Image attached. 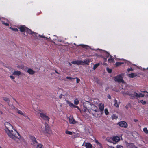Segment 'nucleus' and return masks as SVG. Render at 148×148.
Returning a JSON list of instances; mask_svg holds the SVG:
<instances>
[{
  "label": "nucleus",
  "instance_id": "obj_1",
  "mask_svg": "<svg viewBox=\"0 0 148 148\" xmlns=\"http://www.w3.org/2000/svg\"><path fill=\"white\" fill-rule=\"evenodd\" d=\"M6 133L10 138L15 140L16 139H20L21 138L20 134L15 130H7Z\"/></svg>",
  "mask_w": 148,
  "mask_h": 148
},
{
  "label": "nucleus",
  "instance_id": "obj_2",
  "mask_svg": "<svg viewBox=\"0 0 148 148\" xmlns=\"http://www.w3.org/2000/svg\"><path fill=\"white\" fill-rule=\"evenodd\" d=\"M123 95H128L132 99L134 98L135 97H136L137 98H139L140 97H143L144 96V95L142 93L138 94L136 92H133L131 91H127L125 92H123Z\"/></svg>",
  "mask_w": 148,
  "mask_h": 148
},
{
  "label": "nucleus",
  "instance_id": "obj_3",
  "mask_svg": "<svg viewBox=\"0 0 148 148\" xmlns=\"http://www.w3.org/2000/svg\"><path fill=\"white\" fill-rule=\"evenodd\" d=\"M123 74H120L117 76L115 77L114 78V80L116 81H117L118 82H121L122 83L124 82V81L123 80Z\"/></svg>",
  "mask_w": 148,
  "mask_h": 148
},
{
  "label": "nucleus",
  "instance_id": "obj_4",
  "mask_svg": "<svg viewBox=\"0 0 148 148\" xmlns=\"http://www.w3.org/2000/svg\"><path fill=\"white\" fill-rule=\"evenodd\" d=\"M118 125L119 126L124 128H127L128 126V125L127 123L125 121H121L118 123Z\"/></svg>",
  "mask_w": 148,
  "mask_h": 148
},
{
  "label": "nucleus",
  "instance_id": "obj_5",
  "mask_svg": "<svg viewBox=\"0 0 148 148\" xmlns=\"http://www.w3.org/2000/svg\"><path fill=\"white\" fill-rule=\"evenodd\" d=\"M40 116L45 121H49L50 118L45 114L42 112L40 113Z\"/></svg>",
  "mask_w": 148,
  "mask_h": 148
},
{
  "label": "nucleus",
  "instance_id": "obj_6",
  "mask_svg": "<svg viewBox=\"0 0 148 148\" xmlns=\"http://www.w3.org/2000/svg\"><path fill=\"white\" fill-rule=\"evenodd\" d=\"M30 138L32 141L31 144L34 146H36L38 142L35 137L34 136H31Z\"/></svg>",
  "mask_w": 148,
  "mask_h": 148
},
{
  "label": "nucleus",
  "instance_id": "obj_7",
  "mask_svg": "<svg viewBox=\"0 0 148 148\" xmlns=\"http://www.w3.org/2000/svg\"><path fill=\"white\" fill-rule=\"evenodd\" d=\"M5 127L7 129V130H5L6 132V131L9 130H11V129L13 128V127L9 123L6 122L5 124Z\"/></svg>",
  "mask_w": 148,
  "mask_h": 148
},
{
  "label": "nucleus",
  "instance_id": "obj_8",
  "mask_svg": "<svg viewBox=\"0 0 148 148\" xmlns=\"http://www.w3.org/2000/svg\"><path fill=\"white\" fill-rule=\"evenodd\" d=\"M66 102L67 104H69V106L72 108H77L78 110H80L79 108L77 106H76L73 104L71 103V101L68 100H66Z\"/></svg>",
  "mask_w": 148,
  "mask_h": 148
},
{
  "label": "nucleus",
  "instance_id": "obj_9",
  "mask_svg": "<svg viewBox=\"0 0 148 148\" xmlns=\"http://www.w3.org/2000/svg\"><path fill=\"white\" fill-rule=\"evenodd\" d=\"M112 139V143L114 144H116L120 140V137L117 136L113 137Z\"/></svg>",
  "mask_w": 148,
  "mask_h": 148
},
{
  "label": "nucleus",
  "instance_id": "obj_10",
  "mask_svg": "<svg viewBox=\"0 0 148 148\" xmlns=\"http://www.w3.org/2000/svg\"><path fill=\"white\" fill-rule=\"evenodd\" d=\"M92 114L94 116L97 118L101 117V115L102 114H101V111L99 110V109L98 110V112H96L92 113Z\"/></svg>",
  "mask_w": 148,
  "mask_h": 148
},
{
  "label": "nucleus",
  "instance_id": "obj_11",
  "mask_svg": "<svg viewBox=\"0 0 148 148\" xmlns=\"http://www.w3.org/2000/svg\"><path fill=\"white\" fill-rule=\"evenodd\" d=\"M101 53L103 54L102 55H101V57L108 58L110 55L109 53L106 51H102Z\"/></svg>",
  "mask_w": 148,
  "mask_h": 148
},
{
  "label": "nucleus",
  "instance_id": "obj_12",
  "mask_svg": "<svg viewBox=\"0 0 148 148\" xmlns=\"http://www.w3.org/2000/svg\"><path fill=\"white\" fill-rule=\"evenodd\" d=\"M99 110L101 111V114H103L104 109V104L101 103L100 104L99 106Z\"/></svg>",
  "mask_w": 148,
  "mask_h": 148
},
{
  "label": "nucleus",
  "instance_id": "obj_13",
  "mask_svg": "<svg viewBox=\"0 0 148 148\" xmlns=\"http://www.w3.org/2000/svg\"><path fill=\"white\" fill-rule=\"evenodd\" d=\"M126 145L128 148H137L133 143H127Z\"/></svg>",
  "mask_w": 148,
  "mask_h": 148
},
{
  "label": "nucleus",
  "instance_id": "obj_14",
  "mask_svg": "<svg viewBox=\"0 0 148 148\" xmlns=\"http://www.w3.org/2000/svg\"><path fill=\"white\" fill-rule=\"evenodd\" d=\"M19 29L21 32H23L25 31L26 27L24 25H22L19 28Z\"/></svg>",
  "mask_w": 148,
  "mask_h": 148
},
{
  "label": "nucleus",
  "instance_id": "obj_15",
  "mask_svg": "<svg viewBox=\"0 0 148 148\" xmlns=\"http://www.w3.org/2000/svg\"><path fill=\"white\" fill-rule=\"evenodd\" d=\"M69 122L70 124H75L76 123V122L75 121L73 118H69Z\"/></svg>",
  "mask_w": 148,
  "mask_h": 148
},
{
  "label": "nucleus",
  "instance_id": "obj_16",
  "mask_svg": "<svg viewBox=\"0 0 148 148\" xmlns=\"http://www.w3.org/2000/svg\"><path fill=\"white\" fill-rule=\"evenodd\" d=\"M85 146L86 148H92V146L90 143H85Z\"/></svg>",
  "mask_w": 148,
  "mask_h": 148
},
{
  "label": "nucleus",
  "instance_id": "obj_17",
  "mask_svg": "<svg viewBox=\"0 0 148 148\" xmlns=\"http://www.w3.org/2000/svg\"><path fill=\"white\" fill-rule=\"evenodd\" d=\"M110 58L108 59V62L110 63H114V58H112V56L111 55H110Z\"/></svg>",
  "mask_w": 148,
  "mask_h": 148
},
{
  "label": "nucleus",
  "instance_id": "obj_18",
  "mask_svg": "<svg viewBox=\"0 0 148 148\" xmlns=\"http://www.w3.org/2000/svg\"><path fill=\"white\" fill-rule=\"evenodd\" d=\"M25 31L27 33L31 35H32L33 33H34V32H33L32 31H31L30 29L27 28V27Z\"/></svg>",
  "mask_w": 148,
  "mask_h": 148
},
{
  "label": "nucleus",
  "instance_id": "obj_19",
  "mask_svg": "<svg viewBox=\"0 0 148 148\" xmlns=\"http://www.w3.org/2000/svg\"><path fill=\"white\" fill-rule=\"evenodd\" d=\"M90 61V59L88 58L84 60L83 62L85 64H86L87 65H88Z\"/></svg>",
  "mask_w": 148,
  "mask_h": 148
},
{
  "label": "nucleus",
  "instance_id": "obj_20",
  "mask_svg": "<svg viewBox=\"0 0 148 148\" xmlns=\"http://www.w3.org/2000/svg\"><path fill=\"white\" fill-rule=\"evenodd\" d=\"M137 76V75L136 73H132L131 74H129L128 75V76L131 78H133L136 77Z\"/></svg>",
  "mask_w": 148,
  "mask_h": 148
},
{
  "label": "nucleus",
  "instance_id": "obj_21",
  "mask_svg": "<svg viewBox=\"0 0 148 148\" xmlns=\"http://www.w3.org/2000/svg\"><path fill=\"white\" fill-rule=\"evenodd\" d=\"M2 98L3 99L5 102H7L8 105L9 104L10 101L8 98L5 97H3Z\"/></svg>",
  "mask_w": 148,
  "mask_h": 148
},
{
  "label": "nucleus",
  "instance_id": "obj_22",
  "mask_svg": "<svg viewBox=\"0 0 148 148\" xmlns=\"http://www.w3.org/2000/svg\"><path fill=\"white\" fill-rule=\"evenodd\" d=\"M27 72L30 74H33L35 73L34 71L30 68L28 69Z\"/></svg>",
  "mask_w": 148,
  "mask_h": 148
},
{
  "label": "nucleus",
  "instance_id": "obj_23",
  "mask_svg": "<svg viewBox=\"0 0 148 148\" xmlns=\"http://www.w3.org/2000/svg\"><path fill=\"white\" fill-rule=\"evenodd\" d=\"M95 142L100 148H103L102 144L99 143L97 140H95Z\"/></svg>",
  "mask_w": 148,
  "mask_h": 148
},
{
  "label": "nucleus",
  "instance_id": "obj_24",
  "mask_svg": "<svg viewBox=\"0 0 148 148\" xmlns=\"http://www.w3.org/2000/svg\"><path fill=\"white\" fill-rule=\"evenodd\" d=\"M21 74V72L19 71H15L13 73V75H19Z\"/></svg>",
  "mask_w": 148,
  "mask_h": 148
},
{
  "label": "nucleus",
  "instance_id": "obj_25",
  "mask_svg": "<svg viewBox=\"0 0 148 148\" xmlns=\"http://www.w3.org/2000/svg\"><path fill=\"white\" fill-rule=\"evenodd\" d=\"M17 110V113L21 114V115H23L24 116H25V114L24 113H23L22 111L18 109L17 108H16Z\"/></svg>",
  "mask_w": 148,
  "mask_h": 148
},
{
  "label": "nucleus",
  "instance_id": "obj_26",
  "mask_svg": "<svg viewBox=\"0 0 148 148\" xmlns=\"http://www.w3.org/2000/svg\"><path fill=\"white\" fill-rule=\"evenodd\" d=\"M92 110L93 111V113L95 112H98V110L99 109L97 107L95 106L93 109H92Z\"/></svg>",
  "mask_w": 148,
  "mask_h": 148
},
{
  "label": "nucleus",
  "instance_id": "obj_27",
  "mask_svg": "<svg viewBox=\"0 0 148 148\" xmlns=\"http://www.w3.org/2000/svg\"><path fill=\"white\" fill-rule=\"evenodd\" d=\"M47 129H45V132L47 133L50 134L51 133V131L49 127L47 128Z\"/></svg>",
  "mask_w": 148,
  "mask_h": 148
},
{
  "label": "nucleus",
  "instance_id": "obj_28",
  "mask_svg": "<svg viewBox=\"0 0 148 148\" xmlns=\"http://www.w3.org/2000/svg\"><path fill=\"white\" fill-rule=\"evenodd\" d=\"M113 137H108L107 138H106V140L109 142H110V143H112V141H113L112 139Z\"/></svg>",
  "mask_w": 148,
  "mask_h": 148
},
{
  "label": "nucleus",
  "instance_id": "obj_29",
  "mask_svg": "<svg viewBox=\"0 0 148 148\" xmlns=\"http://www.w3.org/2000/svg\"><path fill=\"white\" fill-rule=\"evenodd\" d=\"M123 64V62H116L115 63V66L116 67H118Z\"/></svg>",
  "mask_w": 148,
  "mask_h": 148
},
{
  "label": "nucleus",
  "instance_id": "obj_30",
  "mask_svg": "<svg viewBox=\"0 0 148 148\" xmlns=\"http://www.w3.org/2000/svg\"><path fill=\"white\" fill-rule=\"evenodd\" d=\"M36 146V148H42L43 146V145L41 144H38V143Z\"/></svg>",
  "mask_w": 148,
  "mask_h": 148
},
{
  "label": "nucleus",
  "instance_id": "obj_31",
  "mask_svg": "<svg viewBox=\"0 0 148 148\" xmlns=\"http://www.w3.org/2000/svg\"><path fill=\"white\" fill-rule=\"evenodd\" d=\"M100 65V63H98L96 64H95L93 66V69L94 70H95Z\"/></svg>",
  "mask_w": 148,
  "mask_h": 148
},
{
  "label": "nucleus",
  "instance_id": "obj_32",
  "mask_svg": "<svg viewBox=\"0 0 148 148\" xmlns=\"http://www.w3.org/2000/svg\"><path fill=\"white\" fill-rule=\"evenodd\" d=\"M114 106L116 107H119V105L117 103V101L115 99L114 100Z\"/></svg>",
  "mask_w": 148,
  "mask_h": 148
},
{
  "label": "nucleus",
  "instance_id": "obj_33",
  "mask_svg": "<svg viewBox=\"0 0 148 148\" xmlns=\"http://www.w3.org/2000/svg\"><path fill=\"white\" fill-rule=\"evenodd\" d=\"M79 101L77 99H76L74 100V103L75 105H78L79 103Z\"/></svg>",
  "mask_w": 148,
  "mask_h": 148
},
{
  "label": "nucleus",
  "instance_id": "obj_34",
  "mask_svg": "<svg viewBox=\"0 0 148 148\" xmlns=\"http://www.w3.org/2000/svg\"><path fill=\"white\" fill-rule=\"evenodd\" d=\"M144 132L146 134H148V130L146 127H145L143 129Z\"/></svg>",
  "mask_w": 148,
  "mask_h": 148
},
{
  "label": "nucleus",
  "instance_id": "obj_35",
  "mask_svg": "<svg viewBox=\"0 0 148 148\" xmlns=\"http://www.w3.org/2000/svg\"><path fill=\"white\" fill-rule=\"evenodd\" d=\"M65 133L66 134H69L70 135H71L72 134V132L67 130L66 131Z\"/></svg>",
  "mask_w": 148,
  "mask_h": 148
},
{
  "label": "nucleus",
  "instance_id": "obj_36",
  "mask_svg": "<svg viewBox=\"0 0 148 148\" xmlns=\"http://www.w3.org/2000/svg\"><path fill=\"white\" fill-rule=\"evenodd\" d=\"M105 113L106 115H108V114L109 112L107 108H106L104 110Z\"/></svg>",
  "mask_w": 148,
  "mask_h": 148
},
{
  "label": "nucleus",
  "instance_id": "obj_37",
  "mask_svg": "<svg viewBox=\"0 0 148 148\" xmlns=\"http://www.w3.org/2000/svg\"><path fill=\"white\" fill-rule=\"evenodd\" d=\"M10 29L11 30H12L13 31H18V29L17 28H12L11 27H10Z\"/></svg>",
  "mask_w": 148,
  "mask_h": 148
},
{
  "label": "nucleus",
  "instance_id": "obj_38",
  "mask_svg": "<svg viewBox=\"0 0 148 148\" xmlns=\"http://www.w3.org/2000/svg\"><path fill=\"white\" fill-rule=\"evenodd\" d=\"M76 64H81L82 62H83L82 61H80V60H77L76 61Z\"/></svg>",
  "mask_w": 148,
  "mask_h": 148
},
{
  "label": "nucleus",
  "instance_id": "obj_39",
  "mask_svg": "<svg viewBox=\"0 0 148 148\" xmlns=\"http://www.w3.org/2000/svg\"><path fill=\"white\" fill-rule=\"evenodd\" d=\"M106 69L108 73H111L112 72V70L111 69H109V68H107Z\"/></svg>",
  "mask_w": 148,
  "mask_h": 148
},
{
  "label": "nucleus",
  "instance_id": "obj_40",
  "mask_svg": "<svg viewBox=\"0 0 148 148\" xmlns=\"http://www.w3.org/2000/svg\"><path fill=\"white\" fill-rule=\"evenodd\" d=\"M140 102L143 105H145L146 104V102L143 100H141L140 101Z\"/></svg>",
  "mask_w": 148,
  "mask_h": 148
},
{
  "label": "nucleus",
  "instance_id": "obj_41",
  "mask_svg": "<svg viewBox=\"0 0 148 148\" xmlns=\"http://www.w3.org/2000/svg\"><path fill=\"white\" fill-rule=\"evenodd\" d=\"M45 129H47V128L49 127V126L48 124L46 123H45Z\"/></svg>",
  "mask_w": 148,
  "mask_h": 148
},
{
  "label": "nucleus",
  "instance_id": "obj_42",
  "mask_svg": "<svg viewBox=\"0 0 148 148\" xmlns=\"http://www.w3.org/2000/svg\"><path fill=\"white\" fill-rule=\"evenodd\" d=\"M130 103H128L126 105V106H125V108L127 109H128L130 107Z\"/></svg>",
  "mask_w": 148,
  "mask_h": 148
},
{
  "label": "nucleus",
  "instance_id": "obj_43",
  "mask_svg": "<svg viewBox=\"0 0 148 148\" xmlns=\"http://www.w3.org/2000/svg\"><path fill=\"white\" fill-rule=\"evenodd\" d=\"M112 117L113 119H116L117 118V117L115 114H113L112 115Z\"/></svg>",
  "mask_w": 148,
  "mask_h": 148
},
{
  "label": "nucleus",
  "instance_id": "obj_44",
  "mask_svg": "<svg viewBox=\"0 0 148 148\" xmlns=\"http://www.w3.org/2000/svg\"><path fill=\"white\" fill-rule=\"evenodd\" d=\"M74 79H77L76 82L77 83H78L79 82L80 80L79 78H78L77 77H76V78H74Z\"/></svg>",
  "mask_w": 148,
  "mask_h": 148
},
{
  "label": "nucleus",
  "instance_id": "obj_45",
  "mask_svg": "<svg viewBox=\"0 0 148 148\" xmlns=\"http://www.w3.org/2000/svg\"><path fill=\"white\" fill-rule=\"evenodd\" d=\"M133 70V69L131 68H128L127 69V71H128V72H129L130 71H132Z\"/></svg>",
  "mask_w": 148,
  "mask_h": 148
},
{
  "label": "nucleus",
  "instance_id": "obj_46",
  "mask_svg": "<svg viewBox=\"0 0 148 148\" xmlns=\"http://www.w3.org/2000/svg\"><path fill=\"white\" fill-rule=\"evenodd\" d=\"M66 78L68 79H70V80L74 79V78H73L72 77H68V76H67L66 77Z\"/></svg>",
  "mask_w": 148,
  "mask_h": 148
},
{
  "label": "nucleus",
  "instance_id": "obj_47",
  "mask_svg": "<svg viewBox=\"0 0 148 148\" xmlns=\"http://www.w3.org/2000/svg\"><path fill=\"white\" fill-rule=\"evenodd\" d=\"M2 24L4 25H5L6 26H9V24L5 22H2Z\"/></svg>",
  "mask_w": 148,
  "mask_h": 148
},
{
  "label": "nucleus",
  "instance_id": "obj_48",
  "mask_svg": "<svg viewBox=\"0 0 148 148\" xmlns=\"http://www.w3.org/2000/svg\"><path fill=\"white\" fill-rule=\"evenodd\" d=\"M117 148H123V146L120 145H118L117 146Z\"/></svg>",
  "mask_w": 148,
  "mask_h": 148
},
{
  "label": "nucleus",
  "instance_id": "obj_49",
  "mask_svg": "<svg viewBox=\"0 0 148 148\" xmlns=\"http://www.w3.org/2000/svg\"><path fill=\"white\" fill-rule=\"evenodd\" d=\"M76 61H73L72 62V63L74 64H76Z\"/></svg>",
  "mask_w": 148,
  "mask_h": 148
},
{
  "label": "nucleus",
  "instance_id": "obj_50",
  "mask_svg": "<svg viewBox=\"0 0 148 148\" xmlns=\"http://www.w3.org/2000/svg\"><path fill=\"white\" fill-rule=\"evenodd\" d=\"M42 38H45V39H46V40H47V39H49V38H47V37H45V36H42ZM50 38V37H49V38Z\"/></svg>",
  "mask_w": 148,
  "mask_h": 148
},
{
  "label": "nucleus",
  "instance_id": "obj_51",
  "mask_svg": "<svg viewBox=\"0 0 148 148\" xmlns=\"http://www.w3.org/2000/svg\"><path fill=\"white\" fill-rule=\"evenodd\" d=\"M102 58H103L104 59V61L105 62L107 61V58L105 57H101Z\"/></svg>",
  "mask_w": 148,
  "mask_h": 148
},
{
  "label": "nucleus",
  "instance_id": "obj_52",
  "mask_svg": "<svg viewBox=\"0 0 148 148\" xmlns=\"http://www.w3.org/2000/svg\"><path fill=\"white\" fill-rule=\"evenodd\" d=\"M10 77L12 79H14L15 78V77L13 76H10Z\"/></svg>",
  "mask_w": 148,
  "mask_h": 148
},
{
  "label": "nucleus",
  "instance_id": "obj_53",
  "mask_svg": "<svg viewBox=\"0 0 148 148\" xmlns=\"http://www.w3.org/2000/svg\"><path fill=\"white\" fill-rule=\"evenodd\" d=\"M107 97L108 98L110 99L111 98V96L109 94L108 95Z\"/></svg>",
  "mask_w": 148,
  "mask_h": 148
},
{
  "label": "nucleus",
  "instance_id": "obj_54",
  "mask_svg": "<svg viewBox=\"0 0 148 148\" xmlns=\"http://www.w3.org/2000/svg\"><path fill=\"white\" fill-rule=\"evenodd\" d=\"M62 96H64V95L62 94H61L59 96V98L60 99H61L62 98Z\"/></svg>",
  "mask_w": 148,
  "mask_h": 148
},
{
  "label": "nucleus",
  "instance_id": "obj_55",
  "mask_svg": "<svg viewBox=\"0 0 148 148\" xmlns=\"http://www.w3.org/2000/svg\"><path fill=\"white\" fill-rule=\"evenodd\" d=\"M138 121V120L137 119H134V121L135 122H137Z\"/></svg>",
  "mask_w": 148,
  "mask_h": 148
},
{
  "label": "nucleus",
  "instance_id": "obj_56",
  "mask_svg": "<svg viewBox=\"0 0 148 148\" xmlns=\"http://www.w3.org/2000/svg\"><path fill=\"white\" fill-rule=\"evenodd\" d=\"M142 92H144V93H148V92L147 91H142Z\"/></svg>",
  "mask_w": 148,
  "mask_h": 148
},
{
  "label": "nucleus",
  "instance_id": "obj_57",
  "mask_svg": "<svg viewBox=\"0 0 148 148\" xmlns=\"http://www.w3.org/2000/svg\"><path fill=\"white\" fill-rule=\"evenodd\" d=\"M55 71L56 73L58 74H59V73L58 72H57L56 70H55Z\"/></svg>",
  "mask_w": 148,
  "mask_h": 148
},
{
  "label": "nucleus",
  "instance_id": "obj_58",
  "mask_svg": "<svg viewBox=\"0 0 148 148\" xmlns=\"http://www.w3.org/2000/svg\"><path fill=\"white\" fill-rule=\"evenodd\" d=\"M82 46L83 47H85L86 46V45H82Z\"/></svg>",
  "mask_w": 148,
  "mask_h": 148
},
{
  "label": "nucleus",
  "instance_id": "obj_59",
  "mask_svg": "<svg viewBox=\"0 0 148 148\" xmlns=\"http://www.w3.org/2000/svg\"><path fill=\"white\" fill-rule=\"evenodd\" d=\"M42 35H39V36L40 37V38H42Z\"/></svg>",
  "mask_w": 148,
  "mask_h": 148
},
{
  "label": "nucleus",
  "instance_id": "obj_60",
  "mask_svg": "<svg viewBox=\"0 0 148 148\" xmlns=\"http://www.w3.org/2000/svg\"><path fill=\"white\" fill-rule=\"evenodd\" d=\"M110 148H115L114 147L112 146H110Z\"/></svg>",
  "mask_w": 148,
  "mask_h": 148
},
{
  "label": "nucleus",
  "instance_id": "obj_61",
  "mask_svg": "<svg viewBox=\"0 0 148 148\" xmlns=\"http://www.w3.org/2000/svg\"><path fill=\"white\" fill-rule=\"evenodd\" d=\"M15 101L18 104V102L16 100H15Z\"/></svg>",
  "mask_w": 148,
  "mask_h": 148
},
{
  "label": "nucleus",
  "instance_id": "obj_62",
  "mask_svg": "<svg viewBox=\"0 0 148 148\" xmlns=\"http://www.w3.org/2000/svg\"><path fill=\"white\" fill-rule=\"evenodd\" d=\"M85 142H84V143H83V144H82V146H84V145Z\"/></svg>",
  "mask_w": 148,
  "mask_h": 148
},
{
  "label": "nucleus",
  "instance_id": "obj_63",
  "mask_svg": "<svg viewBox=\"0 0 148 148\" xmlns=\"http://www.w3.org/2000/svg\"><path fill=\"white\" fill-rule=\"evenodd\" d=\"M108 90V89L107 88H106V89H105V90L106 91L107 90Z\"/></svg>",
  "mask_w": 148,
  "mask_h": 148
},
{
  "label": "nucleus",
  "instance_id": "obj_64",
  "mask_svg": "<svg viewBox=\"0 0 148 148\" xmlns=\"http://www.w3.org/2000/svg\"><path fill=\"white\" fill-rule=\"evenodd\" d=\"M13 99L14 100V101H15V99L14 98H13Z\"/></svg>",
  "mask_w": 148,
  "mask_h": 148
}]
</instances>
